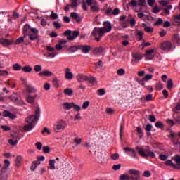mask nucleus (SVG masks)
<instances>
[{"label": "nucleus", "instance_id": "20e7f679", "mask_svg": "<svg viewBox=\"0 0 180 180\" xmlns=\"http://www.w3.org/2000/svg\"><path fill=\"white\" fill-rule=\"evenodd\" d=\"M40 105H38L34 110V115L28 116L25 120V123L33 124L36 120H39V119H40Z\"/></svg>", "mask_w": 180, "mask_h": 180}, {"label": "nucleus", "instance_id": "e433bc0d", "mask_svg": "<svg viewBox=\"0 0 180 180\" xmlns=\"http://www.w3.org/2000/svg\"><path fill=\"white\" fill-rule=\"evenodd\" d=\"M11 165V162L8 160H4V165L2 168V169L6 170L9 168V166Z\"/></svg>", "mask_w": 180, "mask_h": 180}, {"label": "nucleus", "instance_id": "6ab92c4d", "mask_svg": "<svg viewBox=\"0 0 180 180\" xmlns=\"http://www.w3.org/2000/svg\"><path fill=\"white\" fill-rule=\"evenodd\" d=\"M22 129L24 131H31V130H33V129H34V125L33 124L27 123Z\"/></svg>", "mask_w": 180, "mask_h": 180}, {"label": "nucleus", "instance_id": "09e8293b", "mask_svg": "<svg viewBox=\"0 0 180 180\" xmlns=\"http://www.w3.org/2000/svg\"><path fill=\"white\" fill-rule=\"evenodd\" d=\"M165 165H170L171 167H174V168H176L175 167V165H174V162H172V160H167L165 162Z\"/></svg>", "mask_w": 180, "mask_h": 180}, {"label": "nucleus", "instance_id": "9b49d317", "mask_svg": "<svg viewBox=\"0 0 180 180\" xmlns=\"http://www.w3.org/2000/svg\"><path fill=\"white\" fill-rule=\"evenodd\" d=\"M76 79L77 82H79V83L86 82L89 79V77L82 73H78L76 75Z\"/></svg>", "mask_w": 180, "mask_h": 180}, {"label": "nucleus", "instance_id": "f3484780", "mask_svg": "<svg viewBox=\"0 0 180 180\" xmlns=\"http://www.w3.org/2000/svg\"><path fill=\"white\" fill-rule=\"evenodd\" d=\"M68 174L70 176H77L79 174L78 169L75 167H72L68 172Z\"/></svg>", "mask_w": 180, "mask_h": 180}, {"label": "nucleus", "instance_id": "8fccbe9b", "mask_svg": "<svg viewBox=\"0 0 180 180\" xmlns=\"http://www.w3.org/2000/svg\"><path fill=\"white\" fill-rule=\"evenodd\" d=\"M123 150L124 151V153H127V152L133 153L134 155L135 154V150L131 148H124Z\"/></svg>", "mask_w": 180, "mask_h": 180}, {"label": "nucleus", "instance_id": "a211bd4d", "mask_svg": "<svg viewBox=\"0 0 180 180\" xmlns=\"http://www.w3.org/2000/svg\"><path fill=\"white\" fill-rule=\"evenodd\" d=\"M155 51L154 49H150L146 51V60H153V54Z\"/></svg>", "mask_w": 180, "mask_h": 180}, {"label": "nucleus", "instance_id": "5fc2aeb1", "mask_svg": "<svg viewBox=\"0 0 180 180\" xmlns=\"http://www.w3.org/2000/svg\"><path fill=\"white\" fill-rule=\"evenodd\" d=\"M120 168H122V165L121 164L114 165L112 166V169L114 171H119V169H120Z\"/></svg>", "mask_w": 180, "mask_h": 180}, {"label": "nucleus", "instance_id": "6e6552de", "mask_svg": "<svg viewBox=\"0 0 180 180\" xmlns=\"http://www.w3.org/2000/svg\"><path fill=\"white\" fill-rule=\"evenodd\" d=\"M128 175H129L131 180H141L140 179V172L138 169H129L127 172Z\"/></svg>", "mask_w": 180, "mask_h": 180}, {"label": "nucleus", "instance_id": "473e14b6", "mask_svg": "<svg viewBox=\"0 0 180 180\" xmlns=\"http://www.w3.org/2000/svg\"><path fill=\"white\" fill-rule=\"evenodd\" d=\"M42 70H43V67L41 66V65H34V71H35V72H41Z\"/></svg>", "mask_w": 180, "mask_h": 180}, {"label": "nucleus", "instance_id": "423d86ee", "mask_svg": "<svg viewBox=\"0 0 180 180\" xmlns=\"http://www.w3.org/2000/svg\"><path fill=\"white\" fill-rule=\"evenodd\" d=\"M9 99H11L12 102L20 106L25 105V101H23V99H22V97H20V95H19L18 93H13V94L9 96Z\"/></svg>", "mask_w": 180, "mask_h": 180}, {"label": "nucleus", "instance_id": "1a4fd4ad", "mask_svg": "<svg viewBox=\"0 0 180 180\" xmlns=\"http://www.w3.org/2000/svg\"><path fill=\"white\" fill-rule=\"evenodd\" d=\"M160 49L164 51H170V50H174L175 46L171 42L167 41L161 44Z\"/></svg>", "mask_w": 180, "mask_h": 180}, {"label": "nucleus", "instance_id": "49530a36", "mask_svg": "<svg viewBox=\"0 0 180 180\" xmlns=\"http://www.w3.org/2000/svg\"><path fill=\"white\" fill-rule=\"evenodd\" d=\"M91 11L92 12H98L99 11V6H98V4H95L91 6Z\"/></svg>", "mask_w": 180, "mask_h": 180}, {"label": "nucleus", "instance_id": "c03bdc74", "mask_svg": "<svg viewBox=\"0 0 180 180\" xmlns=\"http://www.w3.org/2000/svg\"><path fill=\"white\" fill-rule=\"evenodd\" d=\"M72 108L75 112H79L82 109V108L79 106V105L75 104V103L73 102Z\"/></svg>", "mask_w": 180, "mask_h": 180}, {"label": "nucleus", "instance_id": "58836bf2", "mask_svg": "<svg viewBox=\"0 0 180 180\" xmlns=\"http://www.w3.org/2000/svg\"><path fill=\"white\" fill-rule=\"evenodd\" d=\"M70 16L77 22H79V20H81V18L78 16V14H77V13H71Z\"/></svg>", "mask_w": 180, "mask_h": 180}, {"label": "nucleus", "instance_id": "c756f323", "mask_svg": "<svg viewBox=\"0 0 180 180\" xmlns=\"http://www.w3.org/2000/svg\"><path fill=\"white\" fill-rule=\"evenodd\" d=\"M30 25H25L23 27V33L24 34H25L26 36H27V33H30V30H31Z\"/></svg>", "mask_w": 180, "mask_h": 180}, {"label": "nucleus", "instance_id": "9d476101", "mask_svg": "<svg viewBox=\"0 0 180 180\" xmlns=\"http://www.w3.org/2000/svg\"><path fill=\"white\" fill-rule=\"evenodd\" d=\"M143 59V56L140 52H134L132 53V59H131V64L132 65H136L138 61H140Z\"/></svg>", "mask_w": 180, "mask_h": 180}, {"label": "nucleus", "instance_id": "0e129e2a", "mask_svg": "<svg viewBox=\"0 0 180 180\" xmlns=\"http://www.w3.org/2000/svg\"><path fill=\"white\" fill-rule=\"evenodd\" d=\"M8 143L11 146H16L18 144V140L10 139L8 140Z\"/></svg>", "mask_w": 180, "mask_h": 180}, {"label": "nucleus", "instance_id": "ddd939ff", "mask_svg": "<svg viewBox=\"0 0 180 180\" xmlns=\"http://www.w3.org/2000/svg\"><path fill=\"white\" fill-rule=\"evenodd\" d=\"M104 26L101 27L104 30V33H109V32L112 31V24L109 21H105L103 23Z\"/></svg>", "mask_w": 180, "mask_h": 180}, {"label": "nucleus", "instance_id": "f03ea898", "mask_svg": "<svg viewBox=\"0 0 180 180\" xmlns=\"http://www.w3.org/2000/svg\"><path fill=\"white\" fill-rule=\"evenodd\" d=\"M136 150L138 151L141 157H144L146 158H147V157H150V158H155V154L154 152L151 151V148L148 146L142 147L136 146Z\"/></svg>", "mask_w": 180, "mask_h": 180}, {"label": "nucleus", "instance_id": "2f4dec72", "mask_svg": "<svg viewBox=\"0 0 180 180\" xmlns=\"http://www.w3.org/2000/svg\"><path fill=\"white\" fill-rule=\"evenodd\" d=\"M120 180H131L133 179V178H130V176L126 174H122L121 176H120L119 177Z\"/></svg>", "mask_w": 180, "mask_h": 180}, {"label": "nucleus", "instance_id": "bf43d9fd", "mask_svg": "<svg viewBox=\"0 0 180 180\" xmlns=\"http://www.w3.org/2000/svg\"><path fill=\"white\" fill-rule=\"evenodd\" d=\"M155 88L158 91H161L164 88V86H162V83L159 82L155 85Z\"/></svg>", "mask_w": 180, "mask_h": 180}, {"label": "nucleus", "instance_id": "37998d69", "mask_svg": "<svg viewBox=\"0 0 180 180\" xmlns=\"http://www.w3.org/2000/svg\"><path fill=\"white\" fill-rule=\"evenodd\" d=\"M96 161H97V162H98V164L103 163V157H102V153H98Z\"/></svg>", "mask_w": 180, "mask_h": 180}, {"label": "nucleus", "instance_id": "338daca9", "mask_svg": "<svg viewBox=\"0 0 180 180\" xmlns=\"http://www.w3.org/2000/svg\"><path fill=\"white\" fill-rule=\"evenodd\" d=\"M35 146H36L37 150H41V148H43V144H41V142L36 143Z\"/></svg>", "mask_w": 180, "mask_h": 180}, {"label": "nucleus", "instance_id": "4be33fe9", "mask_svg": "<svg viewBox=\"0 0 180 180\" xmlns=\"http://www.w3.org/2000/svg\"><path fill=\"white\" fill-rule=\"evenodd\" d=\"M79 50L82 51V53H84V54H88L89 53V51L91 50L90 46H81L79 45Z\"/></svg>", "mask_w": 180, "mask_h": 180}, {"label": "nucleus", "instance_id": "052dcab7", "mask_svg": "<svg viewBox=\"0 0 180 180\" xmlns=\"http://www.w3.org/2000/svg\"><path fill=\"white\" fill-rule=\"evenodd\" d=\"M119 153H115L111 155V158L113 161H116V160H119Z\"/></svg>", "mask_w": 180, "mask_h": 180}, {"label": "nucleus", "instance_id": "412c9836", "mask_svg": "<svg viewBox=\"0 0 180 180\" xmlns=\"http://www.w3.org/2000/svg\"><path fill=\"white\" fill-rule=\"evenodd\" d=\"M40 77H53V73L50 70H44L39 72Z\"/></svg>", "mask_w": 180, "mask_h": 180}, {"label": "nucleus", "instance_id": "2eb2a0df", "mask_svg": "<svg viewBox=\"0 0 180 180\" xmlns=\"http://www.w3.org/2000/svg\"><path fill=\"white\" fill-rule=\"evenodd\" d=\"M74 102H65L62 104L63 110H71Z\"/></svg>", "mask_w": 180, "mask_h": 180}, {"label": "nucleus", "instance_id": "864d4df0", "mask_svg": "<svg viewBox=\"0 0 180 180\" xmlns=\"http://www.w3.org/2000/svg\"><path fill=\"white\" fill-rule=\"evenodd\" d=\"M88 81L90 82V84H96V78L92 76L89 77Z\"/></svg>", "mask_w": 180, "mask_h": 180}, {"label": "nucleus", "instance_id": "dca6fc26", "mask_svg": "<svg viewBox=\"0 0 180 180\" xmlns=\"http://www.w3.org/2000/svg\"><path fill=\"white\" fill-rule=\"evenodd\" d=\"M0 43L4 46L7 47V46H11L13 44V39L8 40L7 39H1Z\"/></svg>", "mask_w": 180, "mask_h": 180}, {"label": "nucleus", "instance_id": "de8ad7c7", "mask_svg": "<svg viewBox=\"0 0 180 180\" xmlns=\"http://www.w3.org/2000/svg\"><path fill=\"white\" fill-rule=\"evenodd\" d=\"M79 5V0H72V8H77Z\"/></svg>", "mask_w": 180, "mask_h": 180}, {"label": "nucleus", "instance_id": "a19ab883", "mask_svg": "<svg viewBox=\"0 0 180 180\" xmlns=\"http://www.w3.org/2000/svg\"><path fill=\"white\" fill-rule=\"evenodd\" d=\"M22 68V65H19L18 63H15L13 65V69L14 71H20Z\"/></svg>", "mask_w": 180, "mask_h": 180}, {"label": "nucleus", "instance_id": "aec40b11", "mask_svg": "<svg viewBox=\"0 0 180 180\" xmlns=\"http://www.w3.org/2000/svg\"><path fill=\"white\" fill-rule=\"evenodd\" d=\"M23 162V157L20 155H18L16 157V160H15V166L17 168H19L20 165H22V162Z\"/></svg>", "mask_w": 180, "mask_h": 180}, {"label": "nucleus", "instance_id": "0eeeda50", "mask_svg": "<svg viewBox=\"0 0 180 180\" xmlns=\"http://www.w3.org/2000/svg\"><path fill=\"white\" fill-rule=\"evenodd\" d=\"M64 36H68L67 39L70 41H72L75 40L76 38L79 36V31H73L72 32L70 30H68L64 32Z\"/></svg>", "mask_w": 180, "mask_h": 180}, {"label": "nucleus", "instance_id": "5701e85b", "mask_svg": "<svg viewBox=\"0 0 180 180\" xmlns=\"http://www.w3.org/2000/svg\"><path fill=\"white\" fill-rule=\"evenodd\" d=\"M142 26L146 33H153V32H154V28H153V27L147 26V24L146 23H142Z\"/></svg>", "mask_w": 180, "mask_h": 180}, {"label": "nucleus", "instance_id": "7ed1b4c3", "mask_svg": "<svg viewBox=\"0 0 180 180\" xmlns=\"http://www.w3.org/2000/svg\"><path fill=\"white\" fill-rule=\"evenodd\" d=\"M67 122L63 119L58 120L53 124V131L55 133H61L67 129Z\"/></svg>", "mask_w": 180, "mask_h": 180}, {"label": "nucleus", "instance_id": "c85d7f7f", "mask_svg": "<svg viewBox=\"0 0 180 180\" xmlns=\"http://www.w3.org/2000/svg\"><path fill=\"white\" fill-rule=\"evenodd\" d=\"M25 39H26V34H24L23 37H20L16 41H13V44H20L21 43H23L25 41Z\"/></svg>", "mask_w": 180, "mask_h": 180}, {"label": "nucleus", "instance_id": "393cba45", "mask_svg": "<svg viewBox=\"0 0 180 180\" xmlns=\"http://www.w3.org/2000/svg\"><path fill=\"white\" fill-rule=\"evenodd\" d=\"M27 92H28V94H36V92H37V89L32 85H28L27 86Z\"/></svg>", "mask_w": 180, "mask_h": 180}, {"label": "nucleus", "instance_id": "a18cd8bd", "mask_svg": "<svg viewBox=\"0 0 180 180\" xmlns=\"http://www.w3.org/2000/svg\"><path fill=\"white\" fill-rule=\"evenodd\" d=\"M155 126L158 129H164V124L162 122H161L160 121L156 122V123L155 124Z\"/></svg>", "mask_w": 180, "mask_h": 180}, {"label": "nucleus", "instance_id": "3c124183", "mask_svg": "<svg viewBox=\"0 0 180 180\" xmlns=\"http://www.w3.org/2000/svg\"><path fill=\"white\" fill-rule=\"evenodd\" d=\"M53 85L55 88H58L60 86V81L57 79H55L53 82Z\"/></svg>", "mask_w": 180, "mask_h": 180}, {"label": "nucleus", "instance_id": "39448f33", "mask_svg": "<svg viewBox=\"0 0 180 180\" xmlns=\"http://www.w3.org/2000/svg\"><path fill=\"white\" fill-rule=\"evenodd\" d=\"M105 31L103 30V28L101 27H95L91 32V36L94 37V40L96 41L102 40V37L105 36Z\"/></svg>", "mask_w": 180, "mask_h": 180}, {"label": "nucleus", "instance_id": "a878e982", "mask_svg": "<svg viewBox=\"0 0 180 180\" xmlns=\"http://www.w3.org/2000/svg\"><path fill=\"white\" fill-rule=\"evenodd\" d=\"M79 45L72 46L68 49V53H75V51L79 50Z\"/></svg>", "mask_w": 180, "mask_h": 180}, {"label": "nucleus", "instance_id": "69168bd1", "mask_svg": "<svg viewBox=\"0 0 180 180\" xmlns=\"http://www.w3.org/2000/svg\"><path fill=\"white\" fill-rule=\"evenodd\" d=\"M1 129H2L4 131H9V130H11V127L6 125H1Z\"/></svg>", "mask_w": 180, "mask_h": 180}, {"label": "nucleus", "instance_id": "79ce46f5", "mask_svg": "<svg viewBox=\"0 0 180 180\" xmlns=\"http://www.w3.org/2000/svg\"><path fill=\"white\" fill-rule=\"evenodd\" d=\"M74 143H75L76 146H79L82 143V139L77 136L74 139Z\"/></svg>", "mask_w": 180, "mask_h": 180}, {"label": "nucleus", "instance_id": "6e6d98bb", "mask_svg": "<svg viewBox=\"0 0 180 180\" xmlns=\"http://www.w3.org/2000/svg\"><path fill=\"white\" fill-rule=\"evenodd\" d=\"M174 43H177V44H180V36L179 34L174 35Z\"/></svg>", "mask_w": 180, "mask_h": 180}, {"label": "nucleus", "instance_id": "4c0bfd02", "mask_svg": "<svg viewBox=\"0 0 180 180\" xmlns=\"http://www.w3.org/2000/svg\"><path fill=\"white\" fill-rule=\"evenodd\" d=\"M104 49L102 46H99V47H96L94 49V53H96V54H101L103 53Z\"/></svg>", "mask_w": 180, "mask_h": 180}, {"label": "nucleus", "instance_id": "774afa93", "mask_svg": "<svg viewBox=\"0 0 180 180\" xmlns=\"http://www.w3.org/2000/svg\"><path fill=\"white\" fill-rule=\"evenodd\" d=\"M53 26L56 28V29H60V27L62 26L60 22H58L57 21L53 22Z\"/></svg>", "mask_w": 180, "mask_h": 180}, {"label": "nucleus", "instance_id": "680f3d73", "mask_svg": "<svg viewBox=\"0 0 180 180\" xmlns=\"http://www.w3.org/2000/svg\"><path fill=\"white\" fill-rule=\"evenodd\" d=\"M145 81H150V79H153V75L151 74H147L144 77Z\"/></svg>", "mask_w": 180, "mask_h": 180}, {"label": "nucleus", "instance_id": "4d7b16f0", "mask_svg": "<svg viewBox=\"0 0 180 180\" xmlns=\"http://www.w3.org/2000/svg\"><path fill=\"white\" fill-rule=\"evenodd\" d=\"M50 17L52 18V19H58V15L56 13H54V11H51V15H50Z\"/></svg>", "mask_w": 180, "mask_h": 180}, {"label": "nucleus", "instance_id": "13d9d810", "mask_svg": "<svg viewBox=\"0 0 180 180\" xmlns=\"http://www.w3.org/2000/svg\"><path fill=\"white\" fill-rule=\"evenodd\" d=\"M89 103H90V102L88 101L84 102L82 104V109H84V110L88 109V108L89 106Z\"/></svg>", "mask_w": 180, "mask_h": 180}, {"label": "nucleus", "instance_id": "ea45409f", "mask_svg": "<svg viewBox=\"0 0 180 180\" xmlns=\"http://www.w3.org/2000/svg\"><path fill=\"white\" fill-rule=\"evenodd\" d=\"M167 89H172V88H174V82H172V79H169L167 81Z\"/></svg>", "mask_w": 180, "mask_h": 180}, {"label": "nucleus", "instance_id": "f257e3e1", "mask_svg": "<svg viewBox=\"0 0 180 180\" xmlns=\"http://www.w3.org/2000/svg\"><path fill=\"white\" fill-rule=\"evenodd\" d=\"M131 5L134 7V12L138 13V18H144L145 15L142 12L146 9V0H131Z\"/></svg>", "mask_w": 180, "mask_h": 180}, {"label": "nucleus", "instance_id": "f8f14e48", "mask_svg": "<svg viewBox=\"0 0 180 180\" xmlns=\"http://www.w3.org/2000/svg\"><path fill=\"white\" fill-rule=\"evenodd\" d=\"M64 72H65V78L66 79L71 81V79H74V73L72 72L71 68H66L64 70Z\"/></svg>", "mask_w": 180, "mask_h": 180}, {"label": "nucleus", "instance_id": "7c9ffc66", "mask_svg": "<svg viewBox=\"0 0 180 180\" xmlns=\"http://www.w3.org/2000/svg\"><path fill=\"white\" fill-rule=\"evenodd\" d=\"M22 70L24 72H32L33 71V68L30 65L22 67Z\"/></svg>", "mask_w": 180, "mask_h": 180}, {"label": "nucleus", "instance_id": "603ef678", "mask_svg": "<svg viewBox=\"0 0 180 180\" xmlns=\"http://www.w3.org/2000/svg\"><path fill=\"white\" fill-rule=\"evenodd\" d=\"M37 167H39V164L37 162H33L31 166V171H35Z\"/></svg>", "mask_w": 180, "mask_h": 180}, {"label": "nucleus", "instance_id": "b1692460", "mask_svg": "<svg viewBox=\"0 0 180 180\" xmlns=\"http://www.w3.org/2000/svg\"><path fill=\"white\" fill-rule=\"evenodd\" d=\"M36 98H37V95H34V96L28 95L27 96V102H28V103L33 104L36 102Z\"/></svg>", "mask_w": 180, "mask_h": 180}, {"label": "nucleus", "instance_id": "bb28decb", "mask_svg": "<svg viewBox=\"0 0 180 180\" xmlns=\"http://www.w3.org/2000/svg\"><path fill=\"white\" fill-rule=\"evenodd\" d=\"M47 168L48 169H56V160H50L49 165L47 167Z\"/></svg>", "mask_w": 180, "mask_h": 180}, {"label": "nucleus", "instance_id": "cd10ccee", "mask_svg": "<svg viewBox=\"0 0 180 180\" xmlns=\"http://www.w3.org/2000/svg\"><path fill=\"white\" fill-rule=\"evenodd\" d=\"M63 92L65 95L68 96H72L74 94V91H72V89H70V88L65 89Z\"/></svg>", "mask_w": 180, "mask_h": 180}, {"label": "nucleus", "instance_id": "f704fd0d", "mask_svg": "<svg viewBox=\"0 0 180 180\" xmlns=\"http://www.w3.org/2000/svg\"><path fill=\"white\" fill-rule=\"evenodd\" d=\"M117 74L119 77H123L126 74V70L124 68H120L117 70Z\"/></svg>", "mask_w": 180, "mask_h": 180}, {"label": "nucleus", "instance_id": "4468645a", "mask_svg": "<svg viewBox=\"0 0 180 180\" xmlns=\"http://www.w3.org/2000/svg\"><path fill=\"white\" fill-rule=\"evenodd\" d=\"M67 43H68V41H67L65 39H60L58 41V44H57L56 45V50H63V46H64V44H67Z\"/></svg>", "mask_w": 180, "mask_h": 180}, {"label": "nucleus", "instance_id": "e2e57ef3", "mask_svg": "<svg viewBox=\"0 0 180 180\" xmlns=\"http://www.w3.org/2000/svg\"><path fill=\"white\" fill-rule=\"evenodd\" d=\"M99 96H103V95H105L106 94V91L103 89H100L98 90Z\"/></svg>", "mask_w": 180, "mask_h": 180}, {"label": "nucleus", "instance_id": "72a5a7b5", "mask_svg": "<svg viewBox=\"0 0 180 180\" xmlns=\"http://www.w3.org/2000/svg\"><path fill=\"white\" fill-rule=\"evenodd\" d=\"M29 39L31 41L37 40L39 39V35H37V34H30Z\"/></svg>", "mask_w": 180, "mask_h": 180}, {"label": "nucleus", "instance_id": "c9c22d12", "mask_svg": "<svg viewBox=\"0 0 180 180\" xmlns=\"http://www.w3.org/2000/svg\"><path fill=\"white\" fill-rule=\"evenodd\" d=\"M136 35L138 41H141L143 40V36H144V32L143 31H138Z\"/></svg>", "mask_w": 180, "mask_h": 180}]
</instances>
